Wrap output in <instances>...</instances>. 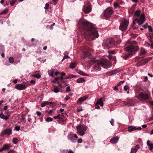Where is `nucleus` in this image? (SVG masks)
I'll return each instance as SVG.
<instances>
[{
    "mask_svg": "<svg viewBox=\"0 0 153 153\" xmlns=\"http://www.w3.org/2000/svg\"><path fill=\"white\" fill-rule=\"evenodd\" d=\"M118 139V137L115 136L110 140V142L113 144L117 142Z\"/></svg>",
    "mask_w": 153,
    "mask_h": 153,
    "instance_id": "19",
    "label": "nucleus"
},
{
    "mask_svg": "<svg viewBox=\"0 0 153 153\" xmlns=\"http://www.w3.org/2000/svg\"><path fill=\"white\" fill-rule=\"evenodd\" d=\"M136 130V128L133 126H130L128 127V131H129L131 132Z\"/></svg>",
    "mask_w": 153,
    "mask_h": 153,
    "instance_id": "29",
    "label": "nucleus"
},
{
    "mask_svg": "<svg viewBox=\"0 0 153 153\" xmlns=\"http://www.w3.org/2000/svg\"><path fill=\"white\" fill-rule=\"evenodd\" d=\"M113 12V10L112 8L111 7H108L105 10L104 12V16L105 17H109Z\"/></svg>",
    "mask_w": 153,
    "mask_h": 153,
    "instance_id": "6",
    "label": "nucleus"
},
{
    "mask_svg": "<svg viewBox=\"0 0 153 153\" xmlns=\"http://www.w3.org/2000/svg\"><path fill=\"white\" fill-rule=\"evenodd\" d=\"M148 28L149 30L150 31L152 32V27L151 26H148Z\"/></svg>",
    "mask_w": 153,
    "mask_h": 153,
    "instance_id": "52",
    "label": "nucleus"
},
{
    "mask_svg": "<svg viewBox=\"0 0 153 153\" xmlns=\"http://www.w3.org/2000/svg\"><path fill=\"white\" fill-rule=\"evenodd\" d=\"M150 42L151 43V45L150 46V48L151 49L153 48V42H152V41L151 40H149Z\"/></svg>",
    "mask_w": 153,
    "mask_h": 153,
    "instance_id": "50",
    "label": "nucleus"
},
{
    "mask_svg": "<svg viewBox=\"0 0 153 153\" xmlns=\"http://www.w3.org/2000/svg\"><path fill=\"white\" fill-rule=\"evenodd\" d=\"M114 6L115 8H117L119 6V4L117 3H114Z\"/></svg>",
    "mask_w": 153,
    "mask_h": 153,
    "instance_id": "40",
    "label": "nucleus"
},
{
    "mask_svg": "<svg viewBox=\"0 0 153 153\" xmlns=\"http://www.w3.org/2000/svg\"><path fill=\"white\" fill-rule=\"evenodd\" d=\"M129 87L127 85H125L124 87V89L126 91L127 90H128L129 89Z\"/></svg>",
    "mask_w": 153,
    "mask_h": 153,
    "instance_id": "42",
    "label": "nucleus"
},
{
    "mask_svg": "<svg viewBox=\"0 0 153 153\" xmlns=\"http://www.w3.org/2000/svg\"><path fill=\"white\" fill-rule=\"evenodd\" d=\"M145 21V16L144 14H141L139 19L137 18V22L138 25H141L143 24Z\"/></svg>",
    "mask_w": 153,
    "mask_h": 153,
    "instance_id": "7",
    "label": "nucleus"
},
{
    "mask_svg": "<svg viewBox=\"0 0 153 153\" xmlns=\"http://www.w3.org/2000/svg\"><path fill=\"white\" fill-rule=\"evenodd\" d=\"M53 117L55 119H57V118H58V119H60V118H61V117H60V115L59 114H58L56 116H54V117Z\"/></svg>",
    "mask_w": 153,
    "mask_h": 153,
    "instance_id": "46",
    "label": "nucleus"
},
{
    "mask_svg": "<svg viewBox=\"0 0 153 153\" xmlns=\"http://www.w3.org/2000/svg\"><path fill=\"white\" fill-rule=\"evenodd\" d=\"M89 96L88 95L79 98L77 101V102L79 103L80 104H82V102L86 100L88 97Z\"/></svg>",
    "mask_w": 153,
    "mask_h": 153,
    "instance_id": "11",
    "label": "nucleus"
},
{
    "mask_svg": "<svg viewBox=\"0 0 153 153\" xmlns=\"http://www.w3.org/2000/svg\"><path fill=\"white\" fill-rule=\"evenodd\" d=\"M67 138L68 140H70L72 143H75L76 141V140L74 138L73 134L71 132L68 134Z\"/></svg>",
    "mask_w": 153,
    "mask_h": 153,
    "instance_id": "10",
    "label": "nucleus"
},
{
    "mask_svg": "<svg viewBox=\"0 0 153 153\" xmlns=\"http://www.w3.org/2000/svg\"><path fill=\"white\" fill-rule=\"evenodd\" d=\"M77 133L81 136H83L85 134V131L87 129V126L84 125H79L76 126Z\"/></svg>",
    "mask_w": 153,
    "mask_h": 153,
    "instance_id": "4",
    "label": "nucleus"
},
{
    "mask_svg": "<svg viewBox=\"0 0 153 153\" xmlns=\"http://www.w3.org/2000/svg\"><path fill=\"white\" fill-rule=\"evenodd\" d=\"M152 58L150 57L145 59H143L141 62H139L137 64L138 66L143 65L146 63L148 62L149 61L151 60Z\"/></svg>",
    "mask_w": 153,
    "mask_h": 153,
    "instance_id": "9",
    "label": "nucleus"
},
{
    "mask_svg": "<svg viewBox=\"0 0 153 153\" xmlns=\"http://www.w3.org/2000/svg\"><path fill=\"white\" fill-rule=\"evenodd\" d=\"M10 115L5 116L2 113L0 114V117L2 119L5 120V121L9 119Z\"/></svg>",
    "mask_w": 153,
    "mask_h": 153,
    "instance_id": "20",
    "label": "nucleus"
},
{
    "mask_svg": "<svg viewBox=\"0 0 153 153\" xmlns=\"http://www.w3.org/2000/svg\"><path fill=\"white\" fill-rule=\"evenodd\" d=\"M9 62L11 63H13L14 61V59L13 57L10 56L9 59Z\"/></svg>",
    "mask_w": 153,
    "mask_h": 153,
    "instance_id": "33",
    "label": "nucleus"
},
{
    "mask_svg": "<svg viewBox=\"0 0 153 153\" xmlns=\"http://www.w3.org/2000/svg\"><path fill=\"white\" fill-rule=\"evenodd\" d=\"M49 6V4H48V3L46 4L45 6L44 7L45 9H48Z\"/></svg>",
    "mask_w": 153,
    "mask_h": 153,
    "instance_id": "44",
    "label": "nucleus"
},
{
    "mask_svg": "<svg viewBox=\"0 0 153 153\" xmlns=\"http://www.w3.org/2000/svg\"><path fill=\"white\" fill-rule=\"evenodd\" d=\"M137 152V151L135 150L134 148H132L130 153H136Z\"/></svg>",
    "mask_w": 153,
    "mask_h": 153,
    "instance_id": "41",
    "label": "nucleus"
},
{
    "mask_svg": "<svg viewBox=\"0 0 153 153\" xmlns=\"http://www.w3.org/2000/svg\"><path fill=\"white\" fill-rule=\"evenodd\" d=\"M16 1L17 0H12L10 2V4L11 6H13L14 4L16 2Z\"/></svg>",
    "mask_w": 153,
    "mask_h": 153,
    "instance_id": "36",
    "label": "nucleus"
},
{
    "mask_svg": "<svg viewBox=\"0 0 153 153\" xmlns=\"http://www.w3.org/2000/svg\"><path fill=\"white\" fill-rule=\"evenodd\" d=\"M53 91L55 93H57L59 92V90L58 88L56 86H54Z\"/></svg>",
    "mask_w": 153,
    "mask_h": 153,
    "instance_id": "25",
    "label": "nucleus"
},
{
    "mask_svg": "<svg viewBox=\"0 0 153 153\" xmlns=\"http://www.w3.org/2000/svg\"><path fill=\"white\" fill-rule=\"evenodd\" d=\"M109 45H110V48L113 47L115 45V40L113 38H110L107 39Z\"/></svg>",
    "mask_w": 153,
    "mask_h": 153,
    "instance_id": "14",
    "label": "nucleus"
},
{
    "mask_svg": "<svg viewBox=\"0 0 153 153\" xmlns=\"http://www.w3.org/2000/svg\"><path fill=\"white\" fill-rule=\"evenodd\" d=\"M124 82V81H120V82L117 84V86H119L120 85L121 83H123Z\"/></svg>",
    "mask_w": 153,
    "mask_h": 153,
    "instance_id": "55",
    "label": "nucleus"
},
{
    "mask_svg": "<svg viewBox=\"0 0 153 153\" xmlns=\"http://www.w3.org/2000/svg\"><path fill=\"white\" fill-rule=\"evenodd\" d=\"M99 105V104H97V103H96L95 105V108L96 109H99L100 108V107Z\"/></svg>",
    "mask_w": 153,
    "mask_h": 153,
    "instance_id": "45",
    "label": "nucleus"
},
{
    "mask_svg": "<svg viewBox=\"0 0 153 153\" xmlns=\"http://www.w3.org/2000/svg\"><path fill=\"white\" fill-rule=\"evenodd\" d=\"M134 46H131L130 47L125 48L124 49L125 52L121 55V57L123 59H126L131 54V52L134 51Z\"/></svg>",
    "mask_w": 153,
    "mask_h": 153,
    "instance_id": "2",
    "label": "nucleus"
},
{
    "mask_svg": "<svg viewBox=\"0 0 153 153\" xmlns=\"http://www.w3.org/2000/svg\"><path fill=\"white\" fill-rule=\"evenodd\" d=\"M148 25L147 23H146L144 25H143V27L144 28H147L148 27Z\"/></svg>",
    "mask_w": 153,
    "mask_h": 153,
    "instance_id": "59",
    "label": "nucleus"
},
{
    "mask_svg": "<svg viewBox=\"0 0 153 153\" xmlns=\"http://www.w3.org/2000/svg\"><path fill=\"white\" fill-rule=\"evenodd\" d=\"M53 120V118L50 117H48L46 119V120L47 122L52 121Z\"/></svg>",
    "mask_w": 153,
    "mask_h": 153,
    "instance_id": "38",
    "label": "nucleus"
},
{
    "mask_svg": "<svg viewBox=\"0 0 153 153\" xmlns=\"http://www.w3.org/2000/svg\"><path fill=\"white\" fill-rule=\"evenodd\" d=\"M78 143H81L82 142V140L81 138H79L77 140Z\"/></svg>",
    "mask_w": 153,
    "mask_h": 153,
    "instance_id": "48",
    "label": "nucleus"
},
{
    "mask_svg": "<svg viewBox=\"0 0 153 153\" xmlns=\"http://www.w3.org/2000/svg\"><path fill=\"white\" fill-rule=\"evenodd\" d=\"M7 10H3L2 12H1V14H5V13H7Z\"/></svg>",
    "mask_w": 153,
    "mask_h": 153,
    "instance_id": "60",
    "label": "nucleus"
},
{
    "mask_svg": "<svg viewBox=\"0 0 153 153\" xmlns=\"http://www.w3.org/2000/svg\"><path fill=\"white\" fill-rule=\"evenodd\" d=\"M139 96L143 99H147L149 97L147 94L143 92L140 93L139 94Z\"/></svg>",
    "mask_w": 153,
    "mask_h": 153,
    "instance_id": "17",
    "label": "nucleus"
},
{
    "mask_svg": "<svg viewBox=\"0 0 153 153\" xmlns=\"http://www.w3.org/2000/svg\"><path fill=\"white\" fill-rule=\"evenodd\" d=\"M18 141V140L16 138H14L13 139L12 142L14 144L17 143Z\"/></svg>",
    "mask_w": 153,
    "mask_h": 153,
    "instance_id": "37",
    "label": "nucleus"
},
{
    "mask_svg": "<svg viewBox=\"0 0 153 153\" xmlns=\"http://www.w3.org/2000/svg\"><path fill=\"white\" fill-rule=\"evenodd\" d=\"M90 55V53L89 52H84L82 56V58L84 59L86 57Z\"/></svg>",
    "mask_w": 153,
    "mask_h": 153,
    "instance_id": "23",
    "label": "nucleus"
},
{
    "mask_svg": "<svg viewBox=\"0 0 153 153\" xmlns=\"http://www.w3.org/2000/svg\"><path fill=\"white\" fill-rule=\"evenodd\" d=\"M52 103V102H49L48 101H45L44 102L42 103L41 105V107H43L46 105H48Z\"/></svg>",
    "mask_w": 153,
    "mask_h": 153,
    "instance_id": "21",
    "label": "nucleus"
},
{
    "mask_svg": "<svg viewBox=\"0 0 153 153\" xmlns=\"http://www.w3.org/2000/svg\"><path fill=\"white\" fill-rule=\"evenodd\" d=\"M49 75L53 77L54 76V71L53 70H49L48 71Z\"/></svg>",
    "mask_w": 153,
    "mask_h": 153,
    "instance_id": "28",
    "label": "nucleus"
},
{
    "mask_svg": "<svg viewBox=\"0 0 153 153\" xmlns=\"http://www.w3.org/2000/svg\"><path fill=\"white\" fill-rule=\"evenodd\" d=\"M79 23L81 24L80 28L85 31L84 33V37L86 40L91 41L99 36L98 31L95 27L86 20H81Z\"/></svg>",
    "mask_w": 153,
    "mask_h": 153,
    "instance_id": "1",
    "label": "nucleus"
},
{
    "mask_svg": "<svg viewBox=\"0 0 153 153\" xmlns=\"http://www.w3.org/2000/svg\"><path fill=\"white\" fill-rule=\"evenodd\" d=\"M33 76L38 79L39 78L41 77V75L39 74L34 75Z\"/></svg>",
    "mask_w": 153,
    "mask_h": 153,
    "instance_id": "39",
    "label": "nucleus"
},
{
    "mask_svg": "<svg viewBox=\"0 0 153 153\" xmlns=\"http://www.w3.org/2000/svg\"><path fill=\"white\" fill-rule=\"evenodd\" d=\"M110 122L112 126H114V120L113 119H111V120L110 121Z\"/></svg>",
    "mask_w": 153,
    "mask_h": 153,
    "instance_id": "49",
    "label": "nucleus"
},
{
    "mask_svg": "<svg viewBox=\"0 0 153 153\" xmlns=\"http://www.w3.org/2000/svg\"><path fill=\"white\" fill-rule=\"evenodd\" d=\"M101 66L100 62L95 64L94 66V70L97 71H100L101 69Z\"/></svg>",
    "mask_w": 153,
    "mask_h": 153,
    "instance_id": "18",
    "label": "nucleus"
},
{
    "mask_svg": "<svg viewBox=\"0 0 153 153\" xmlns=\"http://www.w3.org/2000/svg\"><path fill=\"white\" fill-rule=\"evenodd\" d=\"M129 24L128 20L126 19H123L122 21L120 26L119 29L123 31H125L127 28Z\"/></svg>",
    "mask_w": 153,
    "mask_h": 153,
    "instance_id": "3",
    "label": "nucleus"
},
{
    "mask_svg": "<svg viewBox=\"0 0 153 153\" xmlns=\"http://www.w3.org/2000/svg\"><path fill=\"white\" fill-rule=\"evenodd\" d=\"M79 74H80L82 75H84L85 76V74L84 72L82 71H80L79 72Z\"/></svg>",
    "mask_w": 153,
    "mask_h": 153,
    "instance_id": "47",
    "label": "nucleus"
},
{
    "mask_svg": "<svg viewBox=\"0 0 153 153\" xmlns=\"http://www.w3.org/2000/svg\"><path fill=\"white\" fill-rule=\"evenodd\" d=\"M147 144L149 147V150H151L153 149V144L150 143V141L149 140L147 141Z\"/></svg>",
    "mask_w": 153,
    "mask_h": 153,
    "instance_id": "22",
    "label": "nucleus"
},
{
    "mask_svg": "<svg viewBox=\"0 0 153 153\" xmlns=\"http://www.w3.org/2000/svg\"><path fill=\"white\" fill-rule=\"evenodd\" d=\"M26 87V85L23 83L17 84L15 86V88L19 90L25 89Z\"/></svg>",
    "mask_w": 153,
    "mask_h": 153,
    "instance_id": "8",
    "label": "nucleus"
},
{
    "mask_svg": "<svg viewBox=\"0 0 153 153\" xmlns=\"http://www.w3.org/2000/svg\"><path fill=\"white\" fill-rule=\"evenodd\" d=\"M141 13V11L140 10H136L134 14V15L136 16H138L140 15Z\"/></svg>",
    "mask_w": 153,
    "mask_h": 153,
    "instance_id": "30",
    "label": "nucleus"
},
{
    "mask_svg": "<svg viewBox=\"0 0 153 153\" xmlns=\"http://www.w3.org/2000/svg\"><path fill=\"white\" fill-rule=\"evenodd\" d=\"M102 46L105 49H107L110 48V45H109L107 40L103 42Z\"/></svg>",
    "mask_w": 153,
    "mask_h": 153,
    "instance_id": "16",
    "label": "nucleus"
},
{
    "mask_svg": "<svg viewBox=\"0 0 153 153\" xmlns=\"http://www.w3.org/2000/svg\"><path fill=\"white\" fill-rule=\"evenodd\" d=\"M116 71L115 70H113L112 71H111V75H113L114 74H115V72Z\"/></svg>",
    "mask_w": 153,
    "mask_h": 153,
    "instance_id": "56",
    "label": "nucleus"
},
{
    "mask_svg": "<svg viewBox=\"0 0 153 153\" xmlns=\"http://www.w3.org/2000/svg\"><path fill=\"white\" fill-rule=\"evenodd\" d=\"M47 112H48V114L51 116H52L53 114L54 113V112L51 109L49 111H47Z\"/></svg>",
    "mask_w": 153,
    "mask_h": 153,
    "instance_id": "35",
    "label": "nucleus"
},
{
    "mask_svg": "<svg viewBox=\"0 0 153 153\" xmlns=\"http://www.w3.org/2000/svg\"><path fill=\"white\" fill-rule=\"evenodd\" d=\"M11 147V145L10 144H4L3 145V148L4 149V150L8 149Z\"/></svg>",
    "mask_w": 153,
    "mask_h": 153,
    "instance_id": "24",
    "label": "nucleus"
},
{
    "mask_svg": "<svg viewBox=\"0 0 153 153\" xmlns=\"http://www.w3.org/2000/svg\"><path fill=\"white\" fill-rule=\"evenodd\" d=\"M82 10L85 13H89L91 10L90 7L89 6H84Z\"/></svg>",
    "mask_w": 153,
    "mask_h": 153,
    "instance_id": "15",
    "label": "nucleus"
},
{
    "mask_svg": "<svg viewBox=\"0 0 153 153\" xmlns=\"http://www.w3.org/2000/svg\"><path fill=\"white\" fill-rule=\"evenodd\" d=\"M61 153H66V152L65 150H62L61 151Z\"/></svg>",
    "mask_w": 153,
    "mask_h": 153,
    "instance_id": "64",
    "label": "nucleus"
},
{
    "mask_svg": "<svg viewBox=\"0 0 153 153\" xmlns=\"http://www.w3.org/2000/svg\"><path fill=\"white\" fill-rule=\"evenodd\" d=\"M137 18H136L134 19L132 22V27L134 29H136L137 27L135 26V25L136 24V22H137Z\"/></svg>",
    "mask_w": 153,
    "mask_h": 153,
    "instance_id": "27",
    "label": "nucleus"
},
{
    "mask_svg": "<svg viewBox=\"0 0 153 153\" xmlns=\"http://www.w3.org/2000/svg\"><path fill=\"white\" fill-rule=\"evenodd\" d=\"M12 134V130L10 129H6L1 133V135L6 134L9 135Z\"/></svg>",
    "mask_w": 153,
    "mask_h": 153,
    "instance_id": "12",
    "label": "nucleus"
},
{
    "mask_svg": "<svg viewBox=\"0 0 153 153\" xmlns=\"http://www.w3.org/2000/svg\"><path fill=\"white\" fill-rule=\"evenodd\" d=\"M76 65V63H71L70 64V68L71 69H73L75 68Z\"/></svg>",
    "mask_w": 153,
    "mask_h": 153,
    "instance_id": "31",
    "label": "nucleus"
},
{
    "mask_svg": "<svg viewBox=\"0 0 153 153\" xmlns=\"http://www.w3.org/2000/svg\"><path fill=\"white\" fill-rule=\"evenodd\" d=\"M74 137L75 138V139H77L78 138V137L77 136V135L76 134H74Z\"/></svg>",
    "mask_w": 153,
    "mask_h": 153,
    "instance_id": "61",
    "label": "nucleus"
},
{
    "mask_svg": "<svg viewBox=\"0 0 153 153\" xmlns=\"http://www.w3.org/2000/svg\"><path fill=\"white\" fill-rule=\"evenodd\" d=\"M76 77V76L71 74L65 76V79H70Z\"/></svg>",
    "mask_w": 153,
    "mask_h": 153,
    "instance_id": "26",
    "label": "nucleus"
},
{
    "mask_svg": "<svg viewBox=\"0 0 153 153\" xmlns=\"http://www.w3.org/2000/svg\"><path fill=\"white\" fill-rule=\"evenodd\" d=\"M119 86H117V85L116 86H115L114 87V90H118V89H117V87H118Z\"/></svg>",
    "mask_w": 153,
    "mask_h": 153,
    "instance_id": "63",
    "label": "nucleus"
},
{
    "mask_svg": "<svg viewBox=\"0 0 153 153\" xmlns=\"http://www.w3.org/2000/svg\"><path fill=\"white\" fill-rule=\"evenodd\" d=\"M85 81V79L82 78H79L77 80V82L78 83H82L84 82Z\"/></svg>",
    "mask_w": 153,
    "mask_h": 153,
    "instance_id": "32",
    "label": "nucleus"
},
{
    "mask_svg": "<svg viewBox=\"0 0 153 153\" xmlns=\"http://www.w3.org/2000/svg\"><path fill=\"white\" fill-rule=\"evenodd\" d=\"M36 114L38 116H40L41 115V113L39 111H37Z\"/></svg>",
    "mask_w": 153,
    "mask_h": 153,
    "instance_id": "54",
    "label": "nucleus"
},
{
    "mask_svg": "<svg viewBox=\"0 0 153 153\" xmlns=\"http://www.w3.org/2000/svg\"><path fill=\"white\" fill-rule=\"evenodd\" d=\"M20 127L19 126H16L15 128V130L17 131H19L20 130Z\"/></svg>",
    "mask_w": 153,
    "mask_h": 153,
    "instance_id": "57",
    "label": "nucleus"
},
{
    "mask_svg": "<svg viewBox=\"0 0 153 153\" xmlns=\"http://www.w3.org/2000/svg\"><path fill=\"white\" fill-rule=\"evenodd\" d=\"M100 65L102 68L108 69L111 67V64L108 61L105 59L102 60L100 62Z\"/></svg>",
    "mask_w": 153,
    "mask_h": 153,
    "instance_id": "5",
    "label": "nucleus"
},
{
    "mask_svg": "<svg viewBox=\"0 0 153 153\" xmlns=\"http://www.w3.org/2000/svg\"><path fill=\"white\" fill-rule=\"evenodd\" d=\"M149 37L150 39V40H151L152 41V40L153 39V33H151L149 35Z\"/></svg>",
    "mask_w": 153,
    "mask_h": 153,
    "instance_id": "43",
    "label": "nucleus"
},
{
    "mask_svg": "<svg viewBox=\"0 0 153 153\" xmlns=\"http://www.w3.org/2000/svg\"><path fill=\"white\" fill-rule=\"evenodd\" d=\"M139 146L138 145H137L134 148L135 149V150L137 151L138 149H139Z\"/></svg>",
    "mask_w": 153,
    "mask_h": 153,
    "instance_id": "51",
    "label": "nucleus"
},
{
    "mask_svg": "<svg viewBox=\"0 0 153 153\" xmlns=\"http://www.w3.org/2000/svg\"><path fill=\"white\" fill-rule=\"evenodd\" d=\"M71 91V89L70 87L69 86H68L67 87L66 89V91L67 92H69Z\"/></svg>",
    "mask_w": 153,
    "mask_h": 153,
    "instance_id": "53",
    "label": "nucleus"
},
{
    "mask_svg": "<svg viewBox=\"0 0 153 153\" xmlns=\"http://www.w3.org/2000/svg\"><path fill=\"white\" fill-rule=\"evenodd\" d=\"M9 152L10 153H15V151L13 150H10Z\"/></svg>",
    "mask_w": 153,
    "mask_h": 153,
    "instance_id": "62",
    "label": "nucleus"
},
{
    "mask_svg": "<svg viewBox=\"0 0 153 153\" xmlns=\"http://www.w3.org/2000/svg\"><path fill=\"white\" fill-rule=\"evenodd\" d=\"M127 101L128 102V104H131V103L130 102V101H131V100L129 98L127 99Z\"/></svg>",
    "mask_w": 153,
    "mask_h": 153,
    "instance_id": "58",
    "label": "nucleus"
},
{
    "mask_svg": "<svg viewBox=\"0 0 153 153\" xmlns=\"http://www.w3.org/2000/svg\"><path fill=\"white\" fill-rule=\"evenodd\" d=\"M105 98L104 97H102L97 100L96 103L99 104L102 107L103 106V102L105 100Z\"/></svg>",
    "mask_w": 153,
    "mask_h": 153,
    "instance_id": "13",
    "label": "nucleus"
},
{
    "mask_svg": "<svg viewBox=\"0 0 153 153\" xmlns=\"http://www.w3.org/2000/svg\"><path fill=\"white\" fill-rule=\"evenodd\" d=\"M146 53V51L144 49H142L140 53V55H142L145 54Z\"/></svg>",
    "mask_w": 153,
    "mask_h": 153,
    "instance_id": "34",
    "label": "nucleus"
}]
</instances>
